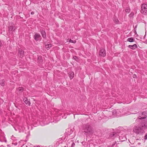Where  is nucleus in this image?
<instances>
[{
  "label": "nucleus",
  "mask_w": 147,
  "mask_h": 147,
  "mask_svg": "<svg viewBox=\"0 0 147 147\" xmlns=\"http://www.w3.org/2000/svg\"><path fill=\"white\" fill-rule=\"evenodd\" d=\"M74 59L76 60H77V59H78V57L76 56H75L73 57Z\"/></svg>",
  "instance_id": "nucleus-24"
},
{
  "label": "nucleus",
  "mask_w": 147,
  "mask_h": 147,
  "mask_svg": "<svg viewBox=\"0 0 147 147\" xmlns=\"http://www.w3.org/2000/svg\"><path fill=\"white\" fill-rule=\"evenodd\" d=\"M24 98H23V100L24 102H25V104L28 105H30V101H28V100L27 99V98L26 97H24Z\"/></svg>",
  "instance_id": "nucleus-11"
},
{
  "label": "nucleus",
  "mask_w": 147,
  "mask_h": 147,
  "mask_svg": "<svg viewBox=\"0 0 147 147\" xmlns=\"http://www.w3.org/2000/svg\"><path fill=\"white\" fill-rule=\"evenodd\" d=\"M5 80H1V82L0 83L1 85L2 86H4Z\"/></svg>",
  "instance_id": "nucleus-19"
},
{
  "label": "nucleus",
  "mask_w": 147,
  "mask_h": 147,
  "mask_svg": "<svg viewBox=\"0 0 147 147\" xmlns=\"http://www.w3.org/2000/svg\"><path fill=\"white\" fill-rule=\"evenodd\" d=\"M40 32L43 38H46L47 36L45 31L42 30H41Z\"/></svg>",
  "instance_id": "nucleus-14"
},
{
  "label": "nucleus",
  "mask_w": 147,
  "mask_h": 147,
  "mask_svg": "<svg viewBox=\"0 0 147 147\" xmlns=\"http://www.w3.org/2000/svg\"><path fill=\"white\" fill-rule=\"evenodd\" d=\"M38 59L40 60H41V57H39L38 58Z\"/></svg>",
  "instance_id": "nucleus-27"
},
{
  "label": "nucleus",
  "mask_w": 147,
  "mask_h": 147,
  "mask_svg": "<svg viewBox=\"0 0 147 147\" xmlns=\"http://www.w3.org/2000/svg\"><path fill=\"white\" fill-rule=\"evenodd\" d=\"M34 12H33V11H32V12L31 13V14H32V15H33V14H34Z\"/></svg>",
  "instance_id": "nucleus-28"
},
{
  "label": "nucleus",
  "mask_w": 147,
  "mask_h": 147,
  "mask_svg": "<svg viewBox=\"0 0 147 147\" xmlns=\"http://www.w3.org/2000/svg\"><path fill=\"white\" fill-rule=\"evenodd\" d=\"M115 144L116 142L113 144L111 146V147H115Z\"/></svg>",
  "instance_id": "nucleus-25"
},
{
  "label": "nucleus",
  "mask_w": 147,
  "mask_h": 147,
  "mask_svg": "<svg viewBox=\"0 0 147 147\" xmlns=\"http://www.w3.org/2000/svg\"><path fill=\"white\" fill-rule=\"evenodd\" d=\"M145 36H146V34L144 36V38H145Z\"/></svg>",
  "instance_id": "nucleus-33"
},
{
  "label": "nucleus",
  "mask_w": 147,
  "mask_h": 147,
  "mask_svg": "<svg viewBox=\"0 0 147 147\" xmlns=\"http://www.w3.org/2000/svg\"><path fill=\"white\" fill-rule=\"evenodd\" d=\"M73 132V130L72 129L70 128H68L66 129V133L67 135H70L72 134Z\"/></svg>",
  "instance_id": "nucleus-8"
},
{
  "label": "nucleus",
  "mask_w": 147,
  "mask_h": 147,
  "mask_svg": "<svg viewBox=\"0 0 147 147\" xmlns=\"http://www.w3.org/2000/svg\"><path fill=\"white\" fill-rule=\"evenodd\" d=\"M134 76H136V75H135V74H134Z\"/></svg>",
  "instance_id": "nucleus-35"
},
{
  "label": "nucleus",
  "mask_w": 147,
  "mask_h": 147,
  "mask_svg": "<svg viewBox=\"0 0 147 147\" xmlns=\"http://www.w3.org/2000/svg\"><path fill=\"white\" fill-rule=\"evenodd\" d=\"M51 45L50 44H47V45H46L45 46V47L46 49H49L51 47Z\"/></svg>",
  "instance_id": "nucleus-17"
},
{
  "label": "nucleus",
  "mask_w": 147,
  "mask_h": 147,
  "mask_svg": "<svg viewBox=\"0 0 147 147\" xmlns=\"http://www.w3.org/2000/svg\"><path fill=\"white\" fill-rule=\"evenodd\" d=\"M144 139L145 140H146L147 139V134H146L144 136Z\"/></svg>",
  "instance_id": "nucleus-26"
},
{
  "label": "nucleus",
  "mask_w": 147,
  "mask_h": 147,
  "mask_svg": "<svg viewBox=\"0 0 147 147\" xmlns=\"http://www.w3.org/2000/svg\"><path fill=\"white\" fill-rule=\"evenodd\" d=\"M82 131L85 134H92L94 133V129L88 123L83 124L82 127Z\"/></svg>",
  "instance_id": "nucleus-2"
},
{
  "label": "nucleus",
  "mask_w": 147,
  "mask_h": 147,
  "mask_svg": "<svg viewBox=\"0 0 147 147\" xmlns=\"http://www.w3.org/2000/svg\"><path fill=\"white\" fill-rule=\"evenodd\" d=\"M7 142V141H6V140H5V142Z\"/></svg>",
  "instance_id": "nucleus-36"
},
{
  "label": "nucleus",
  "mask_w": 147,
  "mask_h": 147,
  "mask_svg": "<svg viewBox=\"0 0 147 147\" xmlns=\"http://www.w3.org/2000/svg\"><path fill=\"white\" fill-rule=\"evenodd\" d=\"M70 142H68V143H67V145H69V144H70Z\"/></svg>",
  "instance_id": "nucleus-31"
},
{
  "label": "nucleus",
  "mask_w": 147,
  "mask_h": 147,
  "mask_svg": "<svg viewBox=\"0 0 147 147\" xmlns=\"http://www.w3.org/2000/svg\"><path fill=\"white\" fill-rule=\"evenodd\" d=\"M71 147H74L75 146V143L71 141Z\"/></svg>",
  "instance_id": "nucleus-20"
},
{
  "label": "nucleus",
  "mask_w": 147,
  "mask_h": 147,
  "mask_svg": "<svg viewBox=\"0 0 147 147\" xmlns=\"http://www.w3.org/2000/svg\"><path fill=\"white\" fill-rule=\"evenodd\" d=\"M139 116L138 118L136 119V122H138L139 121V120L142 119H144L143 120H141V122L142 123V121L144 119L147 117V112H140L139 113Z\"/></svg>",
  "instance_id": "nucleus-3"
},
{
  "label": "nucleus",
  "mask_w": 147,
  "mask_h": 147,
  "mask_svg": "<svg viewBox=\"0 0 147 147\" xmlns=\"http://www.w3.org/2000/svg\"><path fill=\"white\" fill-rule=\"evenodd\" d=\"M145 42H146V43L147 44V39L146 41Z\"/></svg>",
  "instance_id": "nucleus-32"
},
{
  "label": "nucleus",
  "mask_w": 147,
  "mask_h": 147,
  "mask_svg": "<svg viewBox=\"0 0 147 147\" xmlns=\"http://www.w3.org/2000/svg\"><path fill=\"white\" fill-rule=\"evenodd\" d=\"M130 10L129 8H127L125 9V11L126 13H129V12Z\"/></svg>",
  "instance_id": "nucleus-22"
},
{
  "label": "nucleus",
  "mask_w": 147,
  "mask_h": 147,
  "mask_svg": "<svg viewBox=\"0 0 147 147\" xmlns=\"http://www.w3.org/2000/svg\"><path fill=\"white\" fill-rule=\"evenodd\" d=\"M40 36V34H36L34 36V39L36 41H38V38Z\"/></svg>",
  "instance_id": "nucleus-13"
},
{
  "label": "nucleus",
  "mask_w": 147,
  "mask_h": 147,
  "mask_svg": "<svg viewBox=\"0 0 147 147\" xmlns=\"http://www.w3.org/2000/svg\"><path fill=\"white\" fill-rule=\"evenodd\" d=\"M69 42H72V43H75L76 42V40H74V41H73V40H71V39H70L69 40Z\"/></svg>",
  "instance_id": "nucleus-21"
},
{
  "label": "nucleus",
  "mask_w": 147,
  "mask_h": 147,
  "mask_svg": "<svg viewBox=\"0 0 147 147\" xmlns=\"http://www.w3.org/2000/svg\"><path fill=\"white\" fill-rule=\"evenodd\" d=\"M23 88H19L17 91L21 93L23 92Z\"/></svg>",
  "instance_id": "nucleus-18"
},
{
  "label": "nucleus",
  "mask_w": 147,
  "mask_h": 147,
  "mask_svg": "<svg viewBox=\"0 0 147 147\" xmlns=\"http://www.w3.org/2000/svg\"><path fill=\"white\" fill-rule=\"evenodd\" d=\"M128 47L133 50L137 48V45L136 44H135L132 45H129L128 46Z\"/></svg>",
  "instance_id": "nucleus-12"
},
{
  "label": "nucleus",
  "mask_w": 147,
  "mask_h": 147,
  "mask_svg": "<svg viewBox=\"0 0 147 147\" xmlns=\"http://www.w3.org/2000/svg\"><path fill=\"white\" fill-rule=\"evenodd\" d=\"M69 75L70 79H72L74 76V74L73 72H70L69 73Z\"/></svg>",
  "instance_id": "nucleus-15"
},
{
  "label": "nucleus",
  "mask_w": 147,
  "mask_h": 147,
  "mask_svg": "<svg viewBox=\"0 0 147 147\" xmlns=\"http://www.w3.org/2000/svg\"><path fill=\"white\" fill-rule=\"evenodd\" d=\"M106 54L105 50L104 49H102L100 50L99 52V55L103 57L106 56Z\"/></svg>",
  "instance_id": "nucleus-7"
},
{
  "label": "nucleus",
  "mask_w": 147,
  "mask_h": 147,
  "mask_svg": "<svg viewBox=\"0 0 147 147\" xmlns=\"http://www.w3.org/2000/svg\"><path fill=\"white\" fill-rule=\"evenodd\" d=\"M114 21L116 24H117L118 22V20L117 19H115Z\"/></svg>",
  "instance_id": "nucleus-23"
},
{
  "label": "nucleus",
  "mask_w": 147,
  "mask_h": 147,
  "mask_svg": "<svg viewBox=\"0 0 147 147\" xmlns=\"http://www.w3.org/2000/svg\"><path fill=\"white\" fill-rule=\"evenodd\" d=\"M64 147H68V146H64Z\"/></svg>",
  "instance_id": "nucleus-34"
},
{
  "label": "nucleus",
  "mask_w": 147,
  "mask_h": 147,
  "mask_svg": "<svg viewBox=\"0 0 147 147\" xmlns=\"http://www.w3.org/2000/svg\"><path fill=\"white\" fill-rule=\"evenodd\" d=\"M119 133L118 132H113L110 133L109 134V138L114 139L115 137H118L119 136Z\"/></svg>",
  "instance_id": "nucleus-6"
},
{
  "label": "nucleus",
  "mask_w": 147,
  "mask_h": 147,
  "mask_svg": "<svg viewBox=\"0 0 147 147\" xmlns=\"http://www.w3.org/2000/svg\"><path fill=\"white\" fill-rule=\"evenodd\" d=\"M127 41L130 42H132L134 41V39L133 38L131 37L128 38Z\"/></svg>",
  "instance_id": "nucleus-16"
},
{
  "label": "nucleus",
  "mask_w": 147,
  "mask_h": 147,
  "mask_svg": "<svg viewBox=\"0 0 147 147\" xmlns=\"http://www.w3.org/2000/svg\"><path fill=\"white\" fill-rule=\"evenodd\" d=\"M19 53L18 54V56L21 58H22L24 56V55L23 51L21 49H19Z\"/></svg>",
  "instance_id": "nucleus-10"
},
{
  "label": "nucleus",
  "mask_w": 147,
  "mask_h": 147,
  "mask_svg": "<svg viewBox=\"0 0 147 147\" xmlns=\"http://www.w3.org/2000/svg\"><path fill=\"white\" fill-rule=\"evenodd\" d=\"M141 12L144 15L147 14V4H143L142 5Z\"/></svg>",
  "instance_id": "nucleus-5"
},
{
  "label": "nucleus",
  "mask_w": 147,
  "mask_h": 147,
  "mask_svg": "<svg viewBox=\"0 0 147 147\" xmlns=\"http://www.w3.org/2000/svg\"><path fill=\"white\" fill-rule=\"evenodd\" d=\"M2 45L1 43L0 42V47H1L2 46Z\"/></svg>",
  "instance_id": "nucleus-29"
},
{
  "label": "nucleus",
  "mask_w": 147,
  "mask_h": 147,
  "mask_svg": "<svg viewBox=\"0 0 147 147\" xmlns=\"http://www.w3.org/2000/svg\"><path fill=\"white\" fill-rule=\"evenodd\" d=\"M9 32L14 31L16 29V27L14 25H12L9 27Z\"/></svg>",
  "instance_id": "nucleus-9"
},
{
  "label": "nucleus",
  "mask_w": 147,
  "mask_h": 147,
  "mask_svg": "<svg viewBox=\"0 0 147 147\" xmlns=\"http://www.w3.org/2000/svg\"><path fill=\"white\" fill-rule=\"evenodd\" d=\"M147 127V119H146L142 121L140 126H135L134 128L133 131L137 134L143 133L144 132V129Z\"/></svg>",
  "instance_id": "nucleus-1"
},
{
  "label": "nucleus",
  "mask_w": 147,
  "mask_h": 147,
  "mask_svg": "<svg viewBox=\"0 0 147 147\" xmlns=\"http://www.w3.org/2000/svg\"><path fill=\"white\" fill-rule=\"evenodd\" d=\"M113 114L114 115L118 117H120L124 115L123 111L122 109H117L113 110Z\"/></svg>",
  "instance_id": "nucleus-4"
},
{
  "label": "nucleus",
  "mask_w": 147,
  "mask_h": 147,
  "mask_svg": "<svg viewBox=\"0 0 147 147\" xmlns=\"http://www.w3.org/2000/svg\"><path fill=\"white\" fill-rule=\"evenodd\" d=\"M34 147H40V146H35Z\"/></svg>",
  "instance_id": "nucleus-30"
}]
</instances>
